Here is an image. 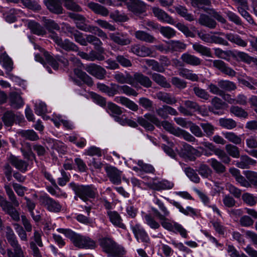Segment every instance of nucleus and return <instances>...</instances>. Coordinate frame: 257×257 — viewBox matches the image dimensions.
I'll list each match as a JSON object with an SVG mask.
<instances>
[{
	"mask_svg": "<svg viewBox=\"0 0 257 257\" xmlns=\"http://www.w3.org/2000/svg\"><path fill=\"white\" fill-rule=\"evenodd\" d=\"M109 36L112 41L121 46L127 45L131 42V39L126 33H109Z\"/></svg>",
	"mask_w": 257,
	"mask_h": 257,
	"instance_id": "nucleus-15",
	"label": "nucleus"
},
{
	"mask_svg": "<svg viewBox=\"0 0 257 257\" xmlns=\"http://www.w3.org/2000/svg\"><path fill=\"white\" fill-rule=\"evenodd\" d=\"M85 69L89 74L99 80L104 79L106 74L104 68L94 63L87 65Z\"/></svg>",
	"mask_w": 257,
	"mask_h": 257,
	"instance_id": "nucleus-11",
	"label": "nucleus"
},
{
	"mask_svg": "<svg viewBox=\"0 0 257 257\" xmlns=\"http://www.w3.org/2000/svg\"><path fill=\"white\" fill-rule=\"evenodd\" d=\"M130 3L127 7L128 9L135 14H140L145 11V3L140 0H130Z\"/></svg>",
	"mask_w": 257,
	"mask_h": 257,
	"instance_id": "nucleus-25",
	"label": "nucleus"
},
{
	"mask_svg": "<svg viewBox=\"0 0 257 257\" xmlns=\"http://www.w3.org/2000/svg\"><path fill=\"white\" fill-rule=\"evenodd\" d=\"M195 94L199 98L207 100L210 98V95L205 90L195 86L193 89Z\"/></svg>",
	"mask_w": 257,
	"mask_h": 257,
	"instance_id": "nucleus-63",
	"label": "nucleus"
},
{
	"mask_svg": "<svg viewBox=\"0 0 257 257\" xmlns=\"http://www.w3.org/2000/svg\"><path fill=\"white\" fill-rule=\"evenodd\" d=\"M214 34H218L221 35L225 36V38L231 43H234L236 45L245 47L247 45V42L241 38V37L236 35L232 33L224 34L222 32L213 33Z\"/></svg>",
	"mask_w": 257,
	"mask_h": 257,
	"instance_id": "nucleus-19",
	"label": "nucleus"
},
{
	"mask_svg": "<svg viewBox=\"0 0 257 257\" xmlns=\"http://www.w3.org/2000/svg\"><path fill=\"white\" fill-rule=\"evenodd\" d=\"M10 100L11 105L17 108L22 107L24 102L20 95L16 92H12L10 94Z\"/></svg>",
	"mask_w": 257,
	"mask_h": 257,
	"instance_id": "nucleus-36",
	"label": "nucleus"
},
{
	"mask_svg": "<svg viewBox=\"0 0 257 257\" xmlns=\"http://www.w3.org/2000/svg\"><path fill=\"white\" fill-rule=\"evenodd\" d=\"M207 61L210 63V65L219 69L222 73L229 76H234L236 74L235 71L232 68L228 67L226 64L220 60H207Z\"/></svg>",
	"mask_w": 257,
	"mask_h": 257,
	"instance_id": "nucleus-12",
	"label": "nucleus"
},
{
	"mask_svg": "<svg viewBox=\"0 0 257 257\" xmlns=\"http://www.w3.org/2000/svg\"><path fill=\"white\" fill-rule=\"evenodd\" d=\"M243 201L250 206H253L257 203V197L249 193H244L242 195Z\"/></svg>",
	"mask_w": 257,
	"mask_h": 257,
	"instance_id": "nucleus-52",
	"label": "nucleus"
},
{
	"mask_svg": "<svg viewBox=\"0 0 257 257\" xmlns=\"http://www.w3.org/2000/svg\"><path fill=\"white\" fill-rule=\"evenodd\" d=\"M176 12L182 17H184L186 20L192 21L194 20L193 16L188 13L187 10L184 7L179 6L175 8Z\"/></svg>",
	"mask_w": 257,
	"mask_h": 257,
	"instance_id": "nucleus-54",
	"label": "nucleus"
},
{
	"mask_svg": "<svg viewBox=\"0 0 257 257\" xmlns=\"http://www.w3.org/2000/svg\"><path fill=\"white\" fill-rule=\"evenodd\" d=\"M244 174L249 183L254 185L257 186V173L251 171H244Z\"/></svg>",
	"mask_w": 257,
	"mask_h": 257,
	"instance_id": "nucleus-64",
	"label": "nucleus"
},
{
	"mask_svg": "<svg viewBox=\"0 0 257 257\" xmlns=\"http://www.w3.org/2000/svg\"><path fill=\"white\" fill-rule=\"evenodd\" d=\"M214 154L225 164H229L231 161L230 157L224 151L217 148L214 150Z\"/></svg>",
	"mask_w": 257,
	"mask_h": 257,
	"instance_id": "nucleus-59",
	"label": "nucleus"
},
{
	"mask_svg": "<svg viewBox=\"0 0 257 257\" xmlns=\"http://www.w3.org/2000/svg\"><path fill=\"white\" fill-rule=\"evenodd\" d=\"M146 64L151 67L153 70L160 73H163L165 71L164 67L159 63L157 61L153 59H146L144 60Z\"/></svg>",
	"mask_w": 257,
	"mask_h": 257,
	"instance_id": "nucleus-47",
	"label": "nucleus"
},
{
	"mask_svg": "<svg viewBox=\"0 0 257 257\" xmlns=\"http://www.w3.org/2000/svg\"><path fill=\"white\" fill-rule=\"evenodd\" d=\"M225 150L228 154L234 158H238L239 157V150L236 146L228 144L225 146Z\"/></svg>",
	"mask_w": 257,
	"mask_h": 257,
	"instance_id": "nucleus-58",
	"label": "nucleus"
},
{
	"mask_svg": "<svg viewBox=\"0 0 257 257\" xmlns=\"http://www.w3.org/2000/svg\"><path fill=\"white\" fill-rule=\"evenodd\" d=\"M173 187V183L166 180H163L161 181L153 182L150 184V187L151 189L158 191L171 189Z\"/></svg>",
	"mask_w": 257,
	"mask_h": 257,
	"instance_id": "nucleus-21",
	"label": "nucleus"
},
{
	"mask_svg": "<svg viewBox=\"0 0 257 257\" xmlns=\"http://www.w3.org/2000/svg\"><path fill=\"white\" fill-rule=\"evenodd\" d=\"M229 172L235 178V180L243 187H248L250 184L240 173V171L234 167L229 169Z\"/></svg>",
	"mask_w": 257,
	"mask_h": 257,
	"instance_id": "nucleus-26",
	"label": "nucleus"
},
{
	"mask_svg": "<svg viewBox=\"0 0 257 257\" xmlns=\"http://www.w3.org/2000/svg\"><path fill=\"white\" fill-rule=\"evenodd\" d=\"M88 7L95 14L106 17L109 14V11L105 7L94 2L89 3Z\"/></svg>",
	"mask_w": 257,
	"mask_h": 257,
	"instance_id": "nucleus-33",
	"label": "nucleus"
},
{
	"mask_svg": "<svg viewBox=\"0 0 257 257\" xmlns=\"http://www.w3.org/2000/svg\"><path fill=\"white\" fill-rule=\"evenodd\" d=\"M192 47L194 50L202 55L212 57L211 50L209 48L204 46L198 43L193 44Z\"/></svg>",
	"mask_w": 257,
	"mask_h": 257,
	"instance_id": "nucleus-40",
	"label": "nucleus"
},
{
	"mask_svg": "<svg viewBox=\"0 0 257 257\" xmlns=\"http://www.w3.org/2000/svg\"><path fill=\"white\" fill-rule=\"evenodd\" d=\"M154 203L158 206L160 211L155 207L151 208L152 211L154 216L160 220L162 227L169 231L178 232L182 237L186 238L187 230L181 224L168 218L170 212L164 203L157 197L155 198Z\"/></svg>",
	"mask_w": 257,
	"mask_h": 257,
	"instance_id": "nucleus-1",
	"label": "nucleus"
},
{
	"mask_svg": "<svg viewBox=\"0 0 257 257\" xmlns=\"http://www.w3.org/2000/svg\"><path fill=\"white\" fill-rule=\"evenodd\" d=\"M168 48L172 51H180L186 49V45L179 41H170L168 42Z\"/></svg>",
	"mask_w": 257,
	"mask_h": 257,
	"instance_id": "nucleus-53",
	"label": "nucleus"
},
{
	"mask_svg": "<svg viewBox=\"0 0 257 257\" xmlns=\"http://www.w3.org/2000/svg\"><path fill=\"white\" fill-rule=\"evenodd\" d=\"M132 78L133 84H131V85L133 86L136 87L139 84L146 88L152 86V82L151 79L141 73H135L134 76H132Z\"/></svg>",
	"mask_w": 257,
	"mask_h": 257,
	"instance_id": "nucleus-13",
	"label": "nucleus"
},
{
	"mask_svg": "<svg viewBox=\"0 0 257 257\" xmlns=\"http://www.w3.org/2000/svg\"><path fill=\"white\" fill-rule=\"evenodd\" d=\"M131 52L140 57L149 56L153 53V51L150 48L138 45L132 46Z\"/></svg>",
	"mask_w": 257,
	"mask_h": 257,
	"instance_id": "nucleus-24",
	"label": "nucleus"
},
{
	"mask_svg": "<svg viewBox=\"0 0 257 257\" xmlns=\"http://www.w3.org/2000/svg\"><path fill=\"white\" fill-rule=\"evenodd\" d=\"M152 79L158 85L165 88H169L170 84L167 82L166 78L163 75L154 73L152 74Z\"/></svg>",
	"mask_w": 257,
	"mask_h": 257,
	"instance_id": "nucleus-43",
	"label": "nucleus"
},
{
	"mask_svg": "<svg viewBox=\"0 0 257 257\" xmlns=\"http://www.w3.org/2000/svg\"><path fill=\"white\" fill-rule=\"evenodd\" d=\"M161 34L165 38L170 39L176 35V31L172 28L161 26L159 30Z\"/></svg>",
	"mask_w": 257,
	"mask_h": 257,
	"instance_id": "nucleus-57",
	"label": "nucleus"
},
{
	"mask_svg": "<svg viewBox=\"0 0 257 257\" xmlns=\"http://www.w3.org/2000/svg\"><path fill=\"white\" fill-rule=\"evenodd\" d=\"M10 163L22 173H25L28 169V163L14 155H11L8 159Z\"/></svg>",
	"mask_w": 257,
	"mask_h": 257,
	"instance_id": "nucleus-18",
	"label": "nucleus"
},
{
	"mask_svg": "<svg viewBox=\"0 0 257 257\" xmlns=\"http://www.w3.org/2000/svg\"><path fill=\"white\" fill-rule=\"evenodd\" d=\"M199 22L201 25L207 27L210 29L215 28L217 25L215 21L205 15H202L200 16Z\"/></svg>",
	"mask_w": 257,
	"mask_h": 257,
	"instance_id": "nucleus-45",
	"label": "nucleus"
},
{
	"mask_svg": "<svg viewBox=\"0 0 257 257\" xmlns=\"http://www.w3.org/2000/svg\"><path fill=\"white\" fill-rule=\"evenodd\" d=\"M211 104L213 107L209 108L210 111L214 114H219L217 110L222 109L223 107L224 103L219 98L214 97L211 100Z\"/></svg>",
	"mask_w": 257,
	"mask_h": 257,
	"instance_id": "nucleus-46",
	"label": "nucleus"
},
{
	"mask_svg": "<svg viewBox=\"0 0 257 257\" xmlns=\"http://www.w3.org/2000/svg\"><path fill=\"white\" fill-rule=\"evenodd\" d=\"M40 201L42 205L50 212L57 213L61 210L62 206L60 203L47 195L41 196Z\"/></svg>",
	"mask_w": 257,
	"mask_h": 257,
	"instance_id": "nucleus-7",
	"label": "nucleus"
},
{
	"mask_svg": "<svg viewBox=\"0 0 257 257\" xmlns=\"http://www.w3.org/2000/svg\"><path fill=\"white\" fill-rule=\"evenodd\" d=\"M131 226L137 240H141L142 241H148L149 240L147 233L140 224L134 223L133 222H132Z\"/></svg>",
	"mask_w": 257,
	"mask_h": 257,
	"instance_id": "nucleus-17",
	"label": "nucleus"
},
{
	"mask_svg": "<svg viewBox=\"0 0 257 257\" xmlns=\"http://www.w3.org/2000/svg\"><path fill=\"white\" fill-rule=\"evenodd\" d=\"M19 134L22 137L31 141H35L39 139L37 133L33 130H23L20 132Z\"/></svg>",
	"mask_w": 257,
	"mask_h": 257,
	"instance_id": "nucleus-48",
	"label": "nucleus"
},
{
	"mask_svg": "<svg viewBox=\"0 0 257 257\" xmlns=\"http://www.w3.org/2000/svg\"><path fill=\"white\" fill-rule=\"evenodd\" d=\"M74 73L77 78L80 79V80H79L76 78L73 79V82L76 85L80 86L82 85L83 82L89 86L93 85V81L92 78L79 68H75L74 69Z\"/></svg>",
	"mask_w": 257,
	"mask_h": 257,
	"instance_id": "nucleus-10",
	"label": "nucleus"
},
{
	"mask_svg": "<svg viewBox=\"0 0 257 257\" xmlns=\"http://www.w3.org/2000/svg\"><path fill=\"white\" fill-rule=\"evenodd\" d=\"M50 37L58 46L67 51H78L79 48L76 45L68 39L62 40L55 33L52 32Z\"/></svg>",
	"mask_w": 257,
	"mask_h": 257,
	"instance_id": "nucleus-6",
	"label": "nucleus"
},
{
	"mask_svg": "<svg viewBox=\"0 0 257 257\" xmlns=\"http://www.w3.org/2000/svg\"><path fill=\"white\" fill-rule=\"evenodd\" d=\"M114 78L119 83H128L130 85L133 84L132 76L130 74L124 75L121 72H116L114 75Z\"/></svg>",
	"mask_w": 257,
	"mask_h": 257,
	"instance_id": "nucleus-38",
	"label": "nucleus"
},
{
	"mask_svg": "<svg viewBox=\"0 0 257 257\" xmlns=\"http://www.w3.org/2000/svg\"><path fill=\"white\" fill-rule=\"evenodd\" d=\"M161 125L164 129L177 137L182 138L189 142H194L196 141L195 137L189 133L179 127L173 126L171 123L167 121H163L161 122Z\"/></svg>",
	"mask_w": 257,
	"mask_h": 257,
	"instance_id": "nucleus-5",
	"label": "nucleus"
},
{
	"mask_svg": "<svg viewBox=\"0 0 257 257\" xmlns=\"http://www.w3.org/2000/svg\"><path fill=\"white\" fill-rule=\"evenodd\" d=\"M110 17L116 22H125L128 18L124 13L119 12L118 10L111 13Z\"/></svg>",
	"mask_w": 257,
	"mask_h": 257,
	"instance_id": "nucleus-60",
	"label": "nucleus"
},
{
	"mask_svg": "<svg viewBox=\"0 0 257 257\" xmlns=\"http://www.w3.org/2000/svg\"><path fill=\"white\" fill-rule=\"evenodd\" d=\"M199 174L203 178H208L210 177L212 171L211 169L205 164H201L198 168Z\"/></svg>",
	"mask_w": 257,
	"mask_h": 257,
	"instance_id": "nucleus-61",
	"label": "nucleus"
},
{
	"mask_svg": "<svg viewBox=\"0 0 257 257\" xmlns=\"http://www.w3.org/2000/svg\"><path fill=\"white\" fill-rule=\"evenodd\" d=\"M115 100L133 111H136L138 110V105L127 97L124 96L117 97L115 98Z\"/></svg>",
	"mask_w": 257,
	"mask_h": 257,
	"instance_id": "nucleus-32",
	"label": "nucleus"
},
{
	"mask_svg": "<svg viewBox=\"0 0 257 257\" xmlns=\"http://www.w3.org/2000/svg\"><path fill=\"white\" fill-rule=\"evenodd\" d=\"M69 186L75 192V199L78 197L85 202L90 198H94L97 193L96 188L92 185H78L71 182Z\"/></svg>",
	"mask_w": 257,
	"mask_h": 257,
	"instance_id": "nucleus-3",
	"label": "nucleus"
},
{
	"mask_svg": "<svg viewBox=\"0 0 257 257\" xmlns=\"http://www.w3.org/2000/svg\"><path fill=\"white\" fill-rule=\"evenodd\" d=\"M219 123L221 126L228 130L233 129L236 126V122L232 118H220Z\"/></svg>",
	"mask_w": 257,
	"mask_h": 257,
	"instance_id": "nucleus-49",
	"label": "nucleus"
},
{
	"mask_svg": "<svg viewBox=\"0 0 257 257\" xmlns=\"http://www.w3.org/2000/svg\"><path fill=\"white\" fill-rule=\"evenodd\" d=\"M0 61L3 62V67L8 72H11L13 69V62L12 59L7 55H2Z\"/></svg>",
	"mask_w": 257,
	"mask_h": 257,
	"instance_id": "nucleus-55",
	"label": "nucleus"
},
{
	"mask_svg": "<svg viewBox=\"0 0 257 257\" xmlns=\"http://www.w3.org/2000/svg\"><path fill=\"white\" fill-rule=\"evenodd\" d=\"M57 231L71 241H90V239L88 237L76 233L70 229L58 228Z\"/></svg>",
	"mask_w": 257,
	"mask_h": 257,
	"instance_id": "nucleus-16",
	"label": "nucleus"
},
{
	"mask_svg": "<svg viewBox=\"0 0 257 257\" xmlns=\"http://www.w3.org/2000/svg\"><path fill=\"white\" fill-rule=\"evenodd\" d=\"M134 35L138 40L146 43H153L156 41V39L153 35L144 31H137Z\"/></svg>",
	"mask_w": 257,
	"mask_h": 257,
	"instance_id": "nucleus-30",
	"label": "nucleus"
},
{
	"mask_svg": "<svg viewBox=\"0 0 257 257\" xmlns=\"http://www.w3.org/2000/svg\"><path fill=\"white\" fill-rule=\"evenodd\" d=\"M207 163L209 164L213 169L217 173H223L226 170L225 167L221 162L214 158L208 160Z\"/></svg>",
	"mask_w": 257,
	"mask_h": 257,
	"instance_id": "nucleus-41",
	"label": "nucleus"
},
{
	"mask_svg": "<svg viewBox=\"0 0 257 257\" xmlns=\"http://www.w3.org/2000/svg\"><path fill=\"white\" fill-rule=\"evenodd\" d=\"M28 26L31 32L34 34L43 36L46 34L45 29L35 21H30L29 22Z\"/></svg>",
	"mask_w": 257,
	"mask_h": 257,
	"instance_id": "nucleus-37",
	"label": "nucleus"
},
{
	"mask_svg": "<svg viewBox=\"0 0 257 257\" xmlns=\"http://www.w3.org/2000/svg\"><path fill=\"white\" fill-rule=\"evenodd\" d=\"M181 59L186 64L194 66L200 65L202 61L199 58L188 53L183 54L181 56Z\"/></svg>",
	"mask_w": 257,
	"mask_h": 257,
	"instance_id": "nucleus-29",
	"label": "nucleus"
},
{
	"mask_svg": "<svg viewBox=\"0 0 257 257\" xmlns=\"http://www.w3.org/2000/svg\"><path fill=\"white\" fill-rule=\"evenodd\" d=\"M107 109L108 112L111 113L113 116L115 115H120L122 113L121 108L112 102H108L107 103Z\"/></svg>",
	"mask_w": 257,
	"mask_h": 257,
	"instance_id": "nucleus-62",
	"label": "nucleus"
},
{
	"mask_svg": "<svg viewBox=\"0 0 257 257\" xmlns=\"http://www.w3.org/2000/svg\"><path fill=\"white\" fill-rule=\"evenodd\" d=\"M69 16L70 18L75 21L76 27L84 31V28L87 27L88 21H87L84 16L80 14L70 13Z\"/></svg>",
	"mask_w": 257,
	"mask_h": 257,
	"instance_id": "nucleus-22",
	"label": "nucleus"
},
{
	"mask_svg": "<svg viewBox=\"0 0 257 257\" xmlns=\"http://www.w3.org/2000/svg\"><path fill=\"white\" fill-rule=\"evenodd\" d=\"M4 188L10 202L0 195V206L2 210L9 214L14 220L18 221L20 218V213L15 207H19L20 203L10 185H5Z\"/></svg>",
	"mask_w": 257,
	"mask_h": 257,
	"instance_id": "nucleus-2",
	"label": "nucleus"
},
{
	"mask_svg": "<svg viewBox=\"0 0 257 257\" xmlns=\"http://www.w3.org/2000/svg\"><path fill=\"white\" fill-rule=\"evenodd\" d=\"M11 246L14 248V251L8 249L9 257H24L23 252L18 242H10Z\"/></svg>",
	"mask_w": 257,
	"mask_h": 257,
	"instance_id": "nucleus-39",
	"label": "nucleus"
},
{
	"mask_svg": "<svg viewBox=\"0 0 257 257\" xmlns=\"http://www.w3.org/2000/svg\"><path fill=\"white\" fill-rule=\"evenodd\" d=\"M100 245L108 257H123L126 253L124 247L115 242H100Z\"/></svg>",
	"mask_w": 257,
	"mask_h": 257,
	"instance_id": "nucleus-4",
	"label": "nucleus"
},
{
	"mask_svg": "<svg viewBox=\"0 0 257 257\" xmlns=\"http://www.w3.org/2000/svg\"><path fill=\"white\" fill-rule=\"evenodd\" d=\"M44 55L47 62L54 70L58 69L59 64L64 67H66L68 65V60L62 56H57L54 58L47 52H45Z\"/></svg>",
	"mask_w": 257,
	"mask_h": 257,
	"instance_id": "nucleus-9",
	"label": "nucleus"
},
{
	"mask_svg": "<svg viewBox=\"0 0 257 257\" xmlns=\"http://www.w3.org/2000/svg\"><path fill=\"white\" fill-rule=\"evenodd\" d=\"M107 214L110 222L114 225L121 228L125 227V225L122 223L120 216L116 211L108 210L107 212Z\"/></svg>",
	"mask_w": 257,
	"mask_h": 257,
	"instance_id": "nucleus-31",
	"label": "nucleus"
},
{
	"mask_svg": "<svg viewBox=\"0 0 257 257\" xmlns=\"http://www.w3.org/2000/svg\"><path fill=\"white\" fill-rule=\"evenodd\" d=\"M156 113L159 116L164 119L167 118L169 114L172 115H178V112L175 109L167 105H164L157 109Z\"/></svg>",
	"mask_w": 257,
	"mask_h": 257,
	"instance_id": "nucleus-23",
	"label": "nucleus"
},
{
	"mask_svg": "<svg viewBox=\"0 0 257 257\" xmlns=\"http://www.w3.org/2000/svg\"><path fill=\"white\" fill-rule=\"evenodd\" d=\"M95 49L98 51V52L91 51L89 53V61H94L95 60L103 61L105 59V57L103 55L104 52V50L102 47L99 48H95Z\"/></svg>",
	"mask_w": 257,
	"mask_h": 257,
	"instance_id": "nucleus-42",
	"label": "nucleus"
},
{
	"mask_svg": "<svg viewBox=\"0 0 257 257\" xmlns=\"http://www.w3.org/2000/svg\"><path fill=\"white\" fill-rule=\"evenodd\" d=\"M156 98L166 103L167 104L172 105L177 102V100L175 97L169 93L160 91L156 94Z\"/></svg>",
	"mask_w": 257,
	"mask_h": 257,
	"instance_id": "nucleus-34",
	"label": "nucleus"
},
{
	"mask_svg": "<svg viewBox=\"0 0 257 257\" xmlns=\"http://www.w3.org/2000/svg\"><path fill=\"white\" fill-rule=\"evenodd\" d=\"M234 56L237 60L247 64H250L253 61V58L251 57L243 52L236 51Z\"/></svg>",
	"mask_w": 257,
	"mask_h": 257,
	"instance_id": "nucleus-56",
	"label": "nucleus"
},
{
	"mask_svg": "<svg viewBox=\"0 0 257 257\" xmlns=\"http://www.w3.org/2000/svg\"><path fill=\"white\" fill-rule=\"evenodd\" d=\"M105 170L110 182L116 185L120 184L121 182V172L116 168L112 166H106Z\"/></svg>",
	"mask_w": 257,
	"mask_h": 257,
	"instance_id": "nucleus-14",
	"label": "nucleus"
},
{
	"mask_svg": "<svg viewBox=\"0 0 257 257\" xmlns=\"http://www.w3.org/2000/svg\"><path fill=\"white\" fill-rule=\"evenodd\" d=\"M45 3L47 8L51 12L57 14L63 13L61 4L58 0H45Z\"/></svg>",
	"mask_w": 257,
	"mask_h": 257,
	"instance_id": "nucleus-27",
	"label": "nucleus"
},
{
	"mask_svg": "<svg viewBox=\"0 0 257 257\" xmlns=\"http://www.w3.org/2000/svg\"><path fill=\"white\" fill-rule=\"evenodd\" d=\"M178 74L180 76L192 81H198L199 80V77L196 74L194 73L192 70L187 68H180Z\"/></svg>",
	"mask_w": 257,
	"mask_h": 257,
	"instance_id": "nucleus-35",
	"label": "nucleus"
},
{
	"mask_svg": "<svg viewBox=\"0 0 257 257\" xmlns=\"http://www.w3.org/2000/svg\"><path fill=\"white\" fill-rule=\"evenodd\" d=\"M16 116L13 111L9 110L5 112L2 119L6 126H10L14 123Z\"/></svg>",
	"mask_w": 257,
	"mask_h": 257,
	"instance_id": "nucleus-44",
	"label": "nucleus"
},
{
	"mask_svg": "<svg viewBox=\"0 0 257 257\" xmlns=\"http://www.w3.org/2000/svg\"><path fill=\"white\" fill-rule=\"evenodd\" d=\"M183 103L184 106H179L178 109L181 113L185 116H191L193 112L200 110V106L195 101L187 100L183 101Z\"/></svg>",
	"mask_w": 257,
	"mask_h": 257,
	"instance_id": "nucleus-8",
	"label": "nucleus"
},
{
	"mask_svg": "<svg viewBox=\"0 0 257 257\" xmlns=\"http://www.w3.org/2000/svg\"><path fill=\"white\" fill-rule=\"evenodd\" d=\"M222 134L226 139L233 144L239 145L241 143L240 137L233 132H224Z\"/></svg>",
	"mask_w": 257,
	"mask_h": 257,
	"instance_id": "nucleus-50",
	"label": "nucleus"
},
{
	"mask_svg": "<svg viewBox=\"0 0 257 257\" xmlns=\"http://www.w3.org/2000/svg\"><path fill=\"white\" fill-rule=\"evenodd\" d=\"M230 111L236 116L246 118L248 117V113L244 109L238 106H232L230 108Z\"/></svg>",
	"mask_w": 257,
	"mask_h": 257,
	"instance_id": "nucleus-51",
	"label": "nucleus"
},
{
	"mask_svg": "<svg viewBox=\"0 0 257 257\" xmlns=\"http://www.w3.org/2000/svg\"><path fill=\"white\" fill-rule=\"evenodd\" d=\"M256 162L247 155H242L240 160L236 162L235 165L241 169H248L250 166L254 165Z\"/></svg>",
	"mask_w": 257,
	"mask_h": 257,
	"instance_id": "nucleus-28",
	"label": "nucleus"
},
{
	"mask_svg": "<svg viewBox=\"0 0 257 257\" xmlns=\"http://www.w3.org/2000/svg\"><path fill=\"white\" fill-rule=\"evenodd\" d=\"M152 11L154 16L160 21L166 22L170 24H173L174 23V20L165 11L161 9L154 7L153 8Z\"/></svg>",
	"mask_w": 257,
	"mask_h": 257,
	"instance_id": "nucleus-20",
	"label": "nucleus"
}]
</instances>
